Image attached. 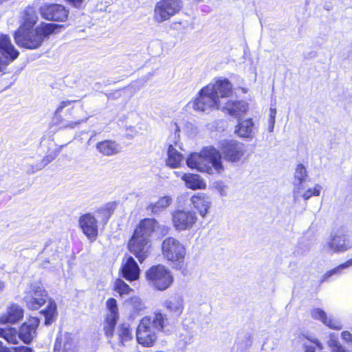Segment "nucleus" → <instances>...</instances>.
<instances>
[{"label": "nucleus", "mask_w": 352, "mask_h": 352, "mask_svg": "<svg viewBox=\"0 0 352 352\" xmlns=\"http://www.w3.org/2000/svg\"><path fill=\"white\" fill-rule=\"evenodd\" d=\"M232 94L231 82L226 78H219L199 91L198 96L192 102V108L199 111L221 109L229 115L238 118L247 111L248 104L244 101L228 100Z\"/></svg>", "instance_id": "obj_1"}, {"label": "nucleus", "mask_w": 352, "mask_h": 352, "mask_svg": "<svg viewBox=\"0 0 352 352\" xmlns=\"http://www.w3.org/2000/svg\"><path fill=\"white\" fill-rule=\"evenodd\" d=\"M186 164L192 169L209 175L221 174L225 170L220 152L213 146L191 153L186 159Z\"/></svg>", "instance_id": "obj_2"}, {"label": "nucleus", "mask_w": 352, "mask_h": 352, "mask_svg": "<svg viewBox=\"0 0 352 352\" xmlns=\"http://www.w3.org/2000/svg\"><path fill=\"white\" fill-rule=\"evenodd\" d=\"M168 327L166 315L160 312L144 317L137 328V341L144 346H151L157 339V332L169 331Z\"/></svg>", "instance_id": "obj_3"}, {"label": "nucleus", "mask_w": 352, "mask_h": 352, "mask_svg": "<svg viewBox=\"0 0 352 352\" xmlns=\"http://www.w3.org/2000/svg\"><path fill=\"white\" fill-rule=\"evenodd\" d=\"M58 25L53 23H42L35 30L19 29L15 33L14 39L16 44L27 49H36L41 45L49 35L58 29Z\"/></svg>", "instance_id": "obj_4"}, {"label": "nucleus", "mask_w": 352, "mask_h": 352, "mask_svg": "<svg viewBox=\"0 0 352 352\" xmlns=\"http://www.w3.org/2000/svg\"><path fill=\"white\" fill-rule=\"evenodd\" d=\"M146 279L151 286L160 291L169 288L174 280L171 271L162 264L153 265L147 270Z\"/></svg>", "instance_id": "obj_5"}, {"label": "nucleus", "mask_w": 352, "mask_h": 352, "mask_svg": "<svg viewBox=\"0 0 352 352\" xmlns=\"http://www.w3.org/2000/svg\"><path fill=\"white\" fill-rule=\"evenodd\" d=\"M182 7V0H160L154 8L153 20L157 23L168 21L179 13Z\"/></svg>", "instance_id": "obj_6"}, {"label": "nucleus", "mask_w": 352, "mask_h": 352, "mask_svg": "<svg viewBox=\"0 0 352 352\" xmlns=\"http://www.w3.org/2000/svg\"><path fill=\"white\" fill-rule=\"evenodd\" d=\"M161 249L164 258L171 262H182L186 254L184 245L172 236L163 240Z\"/></svg>", "instance_id": "obj_7"}, {"label": "nucleus", "mask_w": 352, "mask_h": 352, "mask_svg": "<svg viewBox=\"0 0 352 352\" xmlns=\"http://www.w3.org/2000/svg\"><path fill=\"white\" fill-rule=\"evenodd\" d=\"M219 148L221 157L229 162L241 161L246 152L245 144L234 140L220 141Z\"/></svg>", "instance_id": "obj_8"}, {"label": "nucleus", "mask_w": 352, "mask_h": 352, "mask_svg": "<svg viewBox=\"0 0 352 352\" xmlns=\"http://www.w3.org/2000/svg\"><path fill=\"white\" fill-rule=\"evenodd\" d=\"M47 292L41 283L30 284L29 289L25 292L23 300L28 309H38L47 300Z\"/></svg>", "instance_id": "obj_9"}, {"label": "nucleus", "mask_w": 352, "mask_h": 352, "mask_svg": "<svg viewBox=\"0 0 352 352\" xmlns=\"http://www.w3.org/2000/svg\"><path fill=\"white\" fill-rule=\"evenodd\" d=\"M197 221V217L193 211L177 210L172 214L173 225L177 231L191 229Z\"/></svg>", "instance_id": "obj_10"}, {"label": "nucleus", "mask_w": 352, "mask_h": 352, "mask_svg": "<svg viewBox=\"0 0 352 352\" xmlns=\"http://www.w3.org/2000/svg\"><path fill=\"white\" fill-rule=\"evenodd\" d=\"M19 56L10 38L6 35H0V72Z\"/></svg>", "instance_id": "obj_11"}, {"label": "nucleus", "mask_w": 352, "mask_h": 352, "mask_svg": "<svg viewBox=\"0 0 352 352\" xmlns=\"http://www.w3.org/2000/svg\"><path fill=\"white\" fill-rule=\"evenodd\" d=\"M149 239L144 238L140 235L135 234L131 239L129 243V251L133 253L142 263L148 256L149 245Z\"/></svg>", "instance_id": "obj_12"}, {"label": "nucleus", "mask_w": 352, "mask_h": 352, "mask_svg": "<svg viewBox=\"0 0 352 352\" xmlns=\"http://www.w3.org/2000/svg\"><path fill=\"white\" fill-rule=\"evenodd\" d=\"M325 247L332 252H344L352 248V243L346 234L338 232L331 234Z\"/></svg>", "instance_id": "obj_13"}, {"label": "nucleus", "mask_w": 352, "mask_h": 352, "mask_svg": "<svg viewBox=\"0 0 352 352\" xmlns=\"http://www.w3.org/2000/svg\"><path fill=\"white\" fill-rule=\"evenodd\" d=\"M78 225L82 232L90 241H94L98 236V221L91 213H86L80 217Z\"/></svg>", "instance_id": "obj_14"}, {"label": "nucleus", "mask_w": 352, "mask_h": 352, "mask_svg": "<svg viewBox=\"0 0 352 352\" xmlns=\"http://www.w3.org/2000/svg\"><path fill=\"white\" fill-rule=\"evenodd\" d=\"M39 323V319L35 317H32L23 323L18 331L19 339L26 344H30L36 336V329Z\"/></svg>", "instance_id": "obj_15"}, {"label": "nucleus", "mask_w": 352, "mask_h": 352, "mask_svg": "<svg viewBox=\"0 0 352 352\" xmlns=\"http://www.w3.org/2000/svg\"><path fill=\"white\" fill-rule=\"evenodd\" d=\"M120 273L123 278L131 282L139 278L140 269L133 257L126 256L122 259Z\"/></svg>", "instance_id": "obj_16"}, {"label": "nucleus", "mask_w": 352, "mask_h": 352, "mask_svg": "<svg viewBox=\"0 0 352 352\" xmlns=\"http://www.w3.org/2000/svg\"><path fill=\"white\" fill-rule=\"evenodd\" d=\"M41 14L47 20L64 21L67 18L68 11L61 5L52 4L42 7Z\"/></svg>", "instance_id": "obj_17"}, {"label": "nucleus", "mask_w": 352, "mask_h": 352, "mask_svg": "<svg viewBox=\"0 0 352 352\" xmlns=\"http://www.w3.org/2000/svg\"><path fill=\"white\" fill-rule=\"evenodd\" d=\"M54 352H78V346L76 340L71 334L60 333L55 341Z\"/></svg>", "instance_id": "obj_18"}, {"label": "nucleus", "mask_w": 352, "mask_h": 352, "mask_svg": "<svg viewBox=\"0 0 352 352\" xmlns=\"http://www.w3.org/2000/svg\"><path fill=\"white\" fill-rule=\"evenodd\" d=\"M235 133L240 138L252 139L258 132L252 118L239 120L235 127Z\"/></svg>", "instance_id": "obj_19"}, {"label": "nucleus", "mask_w": 352, "mask_h": 352, "mask_svg": "<svg viewBox=\"0 0 352 352\" xmlns=\"http://www.w3.org/2000/svg\"><path fill=\"white\" fill-rule=\"evenodd\" d=\"M23 317V309L16 304L8 307L6 311L0 314V324H14Z\"/></svg>", "instance_id": "obj_20"}, {"label": "nucleus", "mask_w": 352, "mask_h": 352, "mask_svg": "<svg viewBox=\"0 0 352 352\" xmlns=\"http://www.w3.org/2000/svg\"><path fill=\"white\" fill-rule=\"evenodd\" d=\"M190 202L198 211L201 217H205L211 207V201L208 196L204 193H197L190 198Z\"/></svg>", "instance_id": "obj_21"}, {"label": "nucleus", "mask_w": 352, "mask_h": 352, "mask_svg": "<svg viewBox=\"0 0 352 352\" xmlns=\"http://www.w3.org/2000/svg\"><path fill=\"white\" fill-rule=\"evenodd\" d=\"M307 170L304 165L298 164L294 172V199L296 201L300 196V190L302 189V184L305 181L307 177Z\"/></svg>", "instance_id": "obj_22"}, {"label": "nucleus", "mask_w": 352, "mask_h": 352, "mask_svg": "<svg viewBox=\"0 0 352 352\" xmlns=\"http://www.w3.org/2000/svg\"><path fill=\"white\" fill-rule=\"evenodd\" d=\"M158 226L159 223L155 219H145L140 223L134 233L142 237L149 239V236Z\"/></svg>", "instance_id": "obj_23"}, {"label": "nucleus", "mask_w": 352, "mask_h": 352, "mask_svg": "<svg viewBox=\"0 0 352 352\" xmlns=\"http://www.w3.org/2000/svg\"><path fill=\"white\" fill-rule=\"evenodd\" d=\"M182 179L185 182L186 186L191 190H204L206 188L205 180L199 175L185 173L182 175Z\"/></svg>", "instance_id": "obj_24"}, {"label": "nucleus", "mask_w": 352, "mask_h": 352, "mask_svg": "<svg viewBox=\"0 0 352 352\" xmlns=\"http://www.w3.org/2000/svg\"><path fill=\"white\" fill-rule=\"evenodd\" d=\"M21 25L19 29H31L36 23L38 16L33 8H26L21 14Z\"/></svg>", "instance_id": "obj_25"}, {"label": "nucleus", "mask_w": 352, "mask_h": 352, "mask_svg": "<svg viewBox=\"0 0 352 352\" xmlns=\"http://www.w3.org/2000/svg\"><path fill=\"white\" fill-rule=\"evenodd\" d=\"M183 155L179 153L172 144H170L167 151L166 164L171 168H177L181 166L183 161Z\"/></svg>", "instance_id": "obj_26"}, {"label": "nucleus", "mask_w": 352, "mask_h": 352, "mask_svg": "<svg viewBox=\"0 0 352 352\" xmlns=\"http://www.w3.org/2000/svg\"><path fill=\"white\" fill-rule=\"evenodd\" d=\"M96 148L103 155L109 156L118 153L120 148L114 141L104 140L98 143Z\"/></svg>", "instance_id": "obj_27"}, {"label": "nucleus", "mask_w": 352, "mask_h": 352, "mask_svg": "<svg viewBox=\"0 0 352 352\" xmlns=\"http://www.w3.org/2000/svg\"><path fill=\"white\" fill-rule=\"evenodd\" d=\"M164 306L170 312L180 315L184 309L183 300L180 297H173L164 302Z\"/></svg>", "instance_id": "obj_28"}, {"label": "nucleus", "mask_w": 352, "mask_h": 352, "mask_svg": "<svg viewBox=\"0 0 352 352\" xmlns=\"http://www.w3.org/2000/svg\"><path fill=\"white\" fill-rule=\"evenodd\" d=\"M172 203V198L170 196H164L159 199L155 204H150L146 210L153 214H157L168 207Z\"/></svg>", "instance_id": "obj_29"}, {"label": "nucleus", "mask_w": 352, "mask_h": 352, "mask_svg": "<svg viewBox=\"0 0 352 352\" xmlns=\"http://www.w3.org/2000/svg\"><path fill=\"white\" fill-rule=\"evenodd\" d=\"M45 317V324L49 325L52 323L57 316V307L56 304L53 300L48 302L47 307L45 309L41 311Z\"/></svg>", "instance_id": "obj_30"}, {"label": "nucleus", "mask_w": 352, "mask_h": 352, "mask_svg": "<svg viewBox=\"0 0 352 352\" xmlns=\"http://www.w3.org/2000/svg\"><path fill=\"white\" fill-rule=\"evenodd\" d=\"M0 338H3L11 344H17L19 343L18 331L14 327L0 328Z\"/></svg>", "instance_id": "obj_31"}, {"label": "nucleus", "mask_w": 352, "mask_h": 352, "mask_svg": "<svg viewBox=\"0 0 352 352\" xmlns=\"http://www.w3.org/2000/svg\"><path fill=\"white\" fill-rule=\"evenodd\" d=\"M113 289L120 297L129 295L133 289L123 280L117 278L113 283Z\"/></svg>", "instance_id": "obj_32"}, {"label": "nucleus", "mask_w": 352, "mask_h": 352, "mask_svg": "<svg viewBox=\"0 0 352 352\" xmlns=\"http://www.w3.org/2000/svg\"><path fill=\"white\" fill-rule=\"evenodd\" d=\"M352 266V258L351 259H349L345 263L340 265L339 266L335 267L333 270H331L328 272H327L322 277V281L327 280L329 278L333 275H339L342 273V270Z\"/></svg>", "instance_id": "obj_33"}, {"label": "nucleus", "mask_w": 352, "mask_h": 352, "mask_svg": "<svg viewBox=\"0 0 352 352\" xmlns=\"http://www.w3.org/2000/svg\"><path fill=\"white\" fill-rule=\"evenodd\" d=\"M54 159V156L52 155H48L45 156L39 163L34 165L30 164V168L27 169V173L30 175L36 173L43 168L46 165H47L50 162H52Z\"/></svg>", "instance_id": "obj_34"}, {"label": "nucleus", "mask_w": 352, "mask_h": 352, "mask_svg": "<svg viewBox=\"0 0 352 352\" xmlns=\"http://www.w3.org/2000/svg\"><path fill=\"white\" fill-rule=\"evenodd\" d=\"M117 204L116 202H109L103 207L97 210V212L101 214L102 219L107 222L113 212L116 208Z\"/></svg>", "instance_id": "obj_35"}, {"label": "nucleus", "mask_w": 352, "mask_h": 352, "mask_svg": "<svg viewBox=\"0 0 352 352\" xmlns=\"http://www.w3.org/2000/svg\"><path fill=\"white\" fill-rule=\"evenodd\" d=\"M118 318L109 317L107 316L104 324V331L105 336L107 338H111L113 336V333L114 331L115 326L117 323Z\"/></svg>", "instance_id": "obj_36"}, {"label": "nucleus", "mask_w": 352, "mask_h": 352, "mask_svg": "<svg viewBox=\"0 0 352 352\" xmlns=\"http://www.w3.org/2000/svg\"><path fill=\"white\" fill-rule=\"evenodd\" d=\"M118 336L122 344L132 338V333L130 329L129 325L127 324H122L119 327Z\"/></svg>", "instance_id": "obj_37"}, {"label": "nucleus", "mask_w": 352, "mask_h": 352, "mask_svg": "<svg viewBox=\"0 0 352 352\" xmlns=\"http://www.w3.org/2000/svg\"><path fill=\"white\" fill-rule=\"evenodd\" d=\"M324 324L333 330H340L343 327L342 321L332 316H327V320L324 321Z\"/></svg>", "instance_id": "obj_38"}, {"label": "nucleus", "mask_w": 352, "mask_h": 352, "mask_svg": "<svg viewBox=\"0 0 352 352\" xmlns=\"http://www.w3.org/2000/svg\"><path fill=\"white\" fill-rule=\"evenodd\" d=\"M106 305L109 312L107 316H114V318H118V309L116 300L111 298L107 300Z\"/></svg>", "instance_id": "obj_39"}, {"label": "nucleus", "mask_w": 352, "mask_h": 352, "mask_svg": "<svg viewBox=\"0 0 352 352\" xmlns=\"http://www.w3.org/2000/svg\"><path fill=\"white\" fill-rule=\"evenodd\" d=\"M322 189V186L316 184L313 188H309L302 195L300 194V197H302L305 200H308L312 196H319Z\"/></svg>", "instance_id": "obj_40"}, {"label": "nucleus", "mask_w": 352, "mask_h": 352, "mask_svg": "<svg viewBox=\"0 0 352 352\" xmlns=\"http://www.w3.org/2000/svg\"><path fill=\"white\" fill-rule=\"evenodd\" d=\"M311 316L314 319L318 320L324 324V321L327 320V314L324 311L319 308H314L311 311Z\"/></svg>", "instance_id": "obj_41"}, {"label": "nucleus", "mask_w": 352, "mask_h": 352, "mask_svg": "<svg viewBox=\"0 0 352 352\" xmlns=\"http://www.w3.org/2000/svg\"><path fill=\"white\" fill-rule=\"evenodd\" d=\"M130 304L135 311H140L145 308L143 300L138 296L131 298Z\"/></svg>", "instance_id": "obj_42"}, {"label": "nucleus", "mask_w": 352, "mask_h": 352, "mask_svg": "<svg viewBox=\"0 0 352 352\" xmlns=\"http://www.w3.org/2000/svg\"><path fill=\"white\" fill-rule=\"evenodd\" d=\"M328 345L331 352H347L342 344L334 339H331L328 342Z\"/></svg>", "instance_id": "obj_43"}, {"label": "nucleus", "mask_w": 352, "mask_h": 352, "mask_svg": "<svg viewBox=\"0 0 352 352\" xmlns=\"http://www.w3.org/2000/svg\"><path fill=\"white\" fill-rule=\"evenodd\" d=\"M76 100H63L60 103V105L58 107V108L56 110V113H60L65 107L72 104L73 102H75Z\"/></svg>", "instance_id": "obj_44"}, {"label": "nucleus", "mask_w": 352, "mask_h": 352, "mask_svg": "<svg viewBox=\"0 0 352 352\" xmlns=\"http://www.w3.org/2000/svg\"><path fill=\"white\" fill-rule=\"evenodd\" d=\"M76 100H63L60 103V105L58 107V108L56 110V113H60L65 107L72 104L73 102H75Z\"/></svg>", "instance_id": "obj_45"}, {"label": "nucleus", "mask_w": 352, "mask_h": 352, "mask_svg": "<svg viewBox=\"0 0 352 352\" xmlns=\"http://www.w3.org/2000/svg\"><path fill=\"white\" fill-rule=\"evenodd\" d=\"M341 338L346 342L352 344V333L350 331H342L341 333Z\"/></svg>", "instance_id": "obj_46"}, {"label": "nucleus", "mask_w": 352, "mask_h": 352, "mask_svg": "<svg viewBox=\"0 0 352 352\" xmlns=\"http://www.w3.org/2000/svg\"><path fill=\"white\" fill-rule=\"evenodd\" d=\"M276 116V108L271 107L270 109V113L268 118V124H275V118Z\"/></svg>", "instance_id": "obj_47"}, {"label": "nucleus", "mask_w": 352, "mask_h": 352, "mask_svg": "<svg viewBox=\"0 0 352 352\" xmlns=\"http://www.w3.org/2000/svg\"><path fill=\"white\" fill-rule=\"evenodd\" d=\"M10 352H32V349L28 346L10 348Z\"/></svg>", "instance_id": "obj_48"}, {"label": "nucleus", "mask_w": 352, "mask_h": 352, "mask_svg": "<svg viewBox=\"0 0 352 352\" xmlns=\"http://www.w3.org/2000/svg\"><path fill=\"white\" fill-rule=\"evenodd\" d=\"M87 120H88V118H86L84 120H79L76 122H71L66 125V127L74 128L75 126L80 124L81 123L86 122Z\"/></svg>", "instance_id": "obj_49"}, {"label": "nucleus", "mask_w": 352, "mask_h": 352, "mask_svg": "<svg viewBox=\"0 0 352 352\" xmlns=\"http://www.w3.org/2000/svg\"><path fill=\"white\" fill-rule=\"evenodd\" d=\"M303 349L305 352H316L314 346L309 344L308 343L303 344Z\"/></svg>", "instance_id": "obj_50"}, {"label": "nucleus", "mask_w": 352, "mask_h": 352, "mask_svg": "<svg viewBox=\"0 0 352 352\" xmlns=\"http://www.w3.org/2000/svg\"><path fill=\"white\" fill-rule=\"evenodd\" d=\"M66 1L69 2L71 4H72L74 6H75L76 8L80 7L82 3L84 1V0H66Z\"/></svg>", "instance_id": "obj_51"}, {"label": "nucleus", "mask_w": 352, "mask_h": 352, "mask_svg": "<svg viewBox=\"0 0 352 352\" xmlns=\"http://www.w3.org/2000/svg\"><path fill=\"white\" fill-rule=\"evenodd\" d=\"M0 352H10V349L4 346L1 341H0Z\"/></svg>", "instance_id": "obj_52"}, {"label": "nucleus", "mask_w": 352, "mask_h": 352, "mask_svg": "<svg viewBox=\"0 0 352 352\" xmlns=\"http://www.w3.org/2000/svg\"><path fill=\"white\" fill-rule=\"evenodd\" d=\"M311 342L315 344V345H316L320 349H323V346H322V343L318 340L315 338L314 340H311Z\"/></svg>", "instance_id": "obj_53"}, {"label": "nucleus", "mask_w": 352, "mask_h": 352, "mask_svg": "<svg viewBox=\"0 0 352 352\" xmlns=\"http://www.w3.org/2000/svg\"><path fill=\"white\" fill-rule=\"evenodd\" d=\"M6 288V283L0 280V293Z\"/></svg>", "instance_id": "obj_54"}, {"label": "nucleus", "mask_w": 352, "mask_h": 352, "mask_svg": "<svg viewBox=\"0 0 352 352\" xmlns=\"http://www.w3.org/2000/svg\"><path fill=\"white\" fill-rule=\"evenodd\" d=\"M274 125L275 124H268L267 130H268L269 132H270V133L273 132L274 128Z\"/></svg>", "instance_id": "obj_55"}, {"label": "nucleus", "mask_w": 352, "mask_h": 352, "mask_svg": "<svg viewBox=\"0 0 352 352\" xmlns=\"http://www.w3.org/2000/svg\"><path fill=\"white\" fill-rule=\"evenodd\" d=\"M171 127H172V129H173V130H175V132H177V131H179V127H178L177 124H175H175H172V126H171Z\"/></svg>", "instance_id": "obj_56"}, {"label": "nucleus", "mask_w": 352, "mask_h": 352, "mask_svg": "<svg viewBox=\"0 0 352 352\" xmlns=\"http://www.w3.org/2000/svg\"><path fill=\"white\" fill-rule=\"evenodd\" d=\"M174 174L177 176V177H182V175L184 174L181 172H179V171H175L174 172Z\"/></svg>", "instance_id": "obj_57"}, {"label": "nucleus", "mask_w": 352, "mask_h": 352, "mask_svg": "<svg viewBox=\"0 0 352 352\" xmlns=\"http://www.w3.org/2000/svg\"><path fill=\"white\" fill-rule=\"evenodd\" d=\"M197 1H199V2H201V1H202L203 0H197Z\"/></svg>", "instance_id": "obj_58"}]
</instances>
